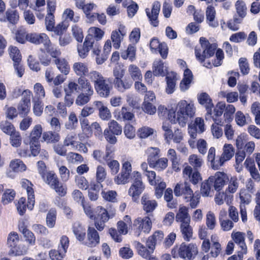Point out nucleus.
Instances as JSON below:
<instances>
[{
  "label": "nucleus",
  "instance_id": "obj_1",
  "mask_svg": "<svg viewBox=\"0 0 260 260\" xmlns=\"http://www.w3.org/2000/svg\"><path fill=\"white\" fill-rule=\"evenodd\" d=\"M201 45V49H195V55L197 59L199 60L203 66L207 68H212L213 67H218L221 65L222 60L224 58V54L221 49H217L216 52V59L210 62L207 60L212 56L217 48L215 43L211 44L204 37L200 39Z\"/></svg>",
  "mask_w": 260,
  "mask_h": 260
},
{
  "label": "nucleus",
  "instance_id": "obj_2",
  "mask_svg": "<svg viewBox=\"0 0 260 260\" xmlns=\"http://www.w3.org/2000/svg\"><path fill=\"white\" fill-rule=\"evenodd\" d=\"M82 206L86 215L90 219H94V224L98 230L102 231L105 226V223L110 218H113L116 214V210L112 209L107 211L102 206H98L93 212L91 207L88 204H83Z\"/></svg>",
  "mask_w": 260,
  "mask_h": 260
},
{
  "label": "nucleus",
  "instance_id": "obj_3",
  "mask_svg": "<svg viewBox=\"0 0 260 260\" xmlns=\"http://www.w3.org/2000/svg\"><path fill=\"white\" fill-rule=\"evenodd\" d=\"M177 118L174 111L168 113L169 119L172 123L178 122L182 126L185 125L189 118L193 117L195 114L196 108L192 102L188 103L185 100L178 102L176 107Z\"/></svg>",
  "mask_w": 260,
  "mask_h": 260
},
{
  "label": "nucleus",
  "instance_id": "obj_4",
  "mask_svg": "<svg viewBox=\"0 0 260 260\" xmlns=\"http://www.w3.org/2000/svg\"><path fill=\"white\" fill-rule=\"evenodd\" d=\"M88 78L94 83V88L98 94L101 97L109 96L112 86L102 75L96 71L89 72Z\"/></svg>",
  "mask_w": 260,
  "mask_h": 260
},
{
  "label": "nucleus",
  "instance_id": "obj_5",
  "mask_svg": "<svg viewBox=\"0 0 260 260\" xmlns=\"http://www.w3.org/2000/svg\"><path fill=\"white\" fill-rule=\"evenodd\" d=\"M198 253V248L196 244L184 242L175 246L172 249L171 254L174 258H181L185 260H192Z\"/></svg>",
  "mask_w": 260,
  "mask_h": 260
},
{
  "label": "nucleus",
  "instance_id": "obj_6",
  "mask_svg": "<svg viewBox=\"0 0 260 260\" xmlns=\"http://www.w3.org/2000/svg\"><path fill=\"white\" fill-rule=\"evenodd\" d=\"M132 177L134 181L128 190V194L133 199L136 200L143 191L145 186L142 181L141 174L138 171H134L132 173Z\"/></svg>",
  "mask_w": 260,
  "mask_h": 260
},
{
  "label": "nucleus",
  "instance_id": "obj_7",
  "mask_svg": "<svg viewBox=\"0 0 260 260\" xmlns=\"http://www.w3.org/2000/svg\"><path fill=\"white\" fill-rule=\"evenodd\" d=\"M152 228L151 219L146 216L144 218L138 217L133 222L132 228L135 234L137 236H140L142 233L148 234Z\"/></svg>",
  "mask_w": 260,
  "mask_h": 260
},
{
  "label": "nucleus",
  "instance_id": "obj_8",
  "mask_svg": "<svg viewBox=\"0 0 260 260\" xmlns=\"http://www.w3.org/2000/svg\"><path fill=\"white\" fill-rule=\"evenodd\" d=\"M225 108V103L221 102L218 103L213 111L212 108H211L210 115H208L209 111H207L205 115L206 119L208 120L212 119L214 121V123L219 124L221 126L223 124V121L221 117Z\"/></svg>",
  "mask_w": 260,
  "mask_h": 260
},
{
  "label": "nucleus",
  "instance_id": "obj_9",
  "mask_svg": "<svg viewBox=\"0 0 260 260\" xmlns=\"http://www.w3.org/2000/svg\"><path fill=\"white\" fill-rule=\"evenodd\" d=\"M88 35L85 39L88 41L89 43H91L94 46L95 48H98L101 50V46L99 41L102 39L104 32L101 29L91 27L89 28Z\"/></svg>",
  "mask_w": 260,
  "mask_h": 260
},
{
  "label": "nucleus",
  "instance_id": "obj_10",
  "mask_svg": "<svg viewBox=\"0 0 260 260\" xmlns=\"http://www.w3.org/2000/svg\"><path fill=\"white\" fill-rule=\"evenodd\" d=\"M228 179L226 174L221 172H216L213 175L210 176L208 181L211 182L212 186L217 191L222 189Z\"/></svg>",
  "mask_w": 260,
  "mask_h": 260
},
{
  "label": "nucleus",
  "instance_id": "obj_11",
  "mask_svg": "<svg viewBox=\"0 0 260 260\" xmlns=\"http://www.w3.org/2000/svg\"><path fill=\"white\" fill-rule=\"evenodd\" d=\"M174 192L176 197L183 196L184 200H189L193 193L189 184L187 182L177 183L174 189Z\"/></svg>",
  "mask_w": 260,
  "mask_h": 260
},
{
  "label": "nucleus",
  "instance_id": "obj_12",
  "mask_svg": "<svg viewBox=\"0 0 260 260\" xmlns=\"http://www.w3.org/2000/svg\"><path fill=\"white\" fill-rule=\"evenodd\" d=\"M126 34L125 27L122 24L119 25L118 30H115L112 32L111 38L115 49H118L120 48L121 43Z\"/></svg>",
  "mask_w": 260,
  "mask_h": 260
},
{
  "label": "nucleus",
  "instance_id": "obj_13",
  "mask_svg": "<svg viewBox=\"0 0 260 260\" xmlns=\"http://www.w3.org/2000/svg\"><path fill=\"white\" fill-rule=\"evenodd\" d=\"M231 237L235 243L238 245L241 248L238 255L241 260L243 254L247 253V246L245 242V234L240 232H233Z\"/></svg>",
  "mask_w": 260,
  "mask_h": 260
},
{
  "label": "nucleus",
  "instance_id": "obj_14",
  "mask_svg": "<svg viewBox=\"0 0 260 260\" xmlns=\"http://www.w3.org/2000/svg\"><path fill=\"white\" fill-rule=\"evenodd\" d=\"M21 185L23 188L26 189L27 194V208L31 210L35 204V195L32 184L27 179H23L21 182Z\"/></svg>",
  "mask_w": 260,
  "mask_h": 260
},
{
  "label": "nucleus",
  "instance_id": "obj_15",
  "mask_svg": "<svg viewBox=\"0 0 260 260\" xmlns=\"http://www.w3.org/2000/svg\"><path fill=\"white\" fill-rule=\"evenodd\" d=\"M78 52L79 56L82 58H85L88 55L89 50L92 49L93 53L95 55L99 56L101 52V50L98 48H95L93 45L91 43H89L88 41L85 39L83 45L78 46Z\"/></svg>",
  "mask_w": 260,
  "mask_h": 260
},
{
  "label": "nucleus",
  "instance_id": "obj_16",
  "mask_svg": "<svg viewBox=\"0 0 260 260\" xmlns=\"http://www.w3.org/2000/svg\"><path fill=\"white\" fill-rule=\"evenodd\" d=\"M183 175L184 178H189L190 181L196 185L201 180L202 178L198 170H194L190 166H186L183 170Z\"/></svg>",
  "mask_w": 260,
  "mask_h": 260
},
{
  "label": "nucleus",
  "instance_id": "obj_17",
  "mask_svg": "<svg viewBox=\"0 0 260 260\" xmlns=\"http://www.w3.org/2000/svg\"><path fill=\"white\" fill-rule=\"evenodd\" d=\"M27 40L35 44H42L45 47L49 43L50 39L48 36L44 34L31 33L27 35Z\"/></svg>",
  "mask_w": 260,
  "mask_h": 260
},
{
  "label": "nucleus",
  "instance_id": "obj_18",
  "mask_svg": "<svg viewBox=\"0 0 260 260\" xmlns=\"http://www.w3.org/2000/svg\"><path fill=\"white\" fill-rule=\"evenodd\" d=\"M160 8V4L158 2H155L153 4V7L151 10V14L150 13L149 9L148 8L146 9L147 16L151 22V24L155 27L158 26V21L157 18L159 13Z\"/></svg>",
  "mask_w": 260,
  "mask_h": 260
},
{
  "label": "nucleus",
  "instance_id": "obj_19",
  "mask_svg": "<svg viewBox=\"0 0 260 260\" xmlns=\"http://www.w3.org/2000/svg\"><path fill=\"white\" fill-rule=\"evenodd\" d=\"M100 242V236L94 228L89 227L87 230V240L83 244L88 247L95 246Z\"/></svg>",
  "mask_w": 260,
  "mask_h": 260
},
{
  "label": "nucleus",
  "instance_id": "obj_20",
  "mask_svg": "<svg viewBox=\"0 0 260 260\" xmlns=\"http://www.w3.org/2000/svg\"><path fill=\"white\" fill-rule=\"evenodd\" d=\"M77 82L79 84V90L82 91L81 93L86 94H89L90 95H93V89L87 79L84 77H79Z\"/></svg>",
  "mask_w": 260,
  "mask_h": 260
},
{
  "label": "nucleus",
  "instance_id": "obj_21",
  "mask_svg": "<svg viewBox=\"0 0 260 260\" xmlns=\"http://www.w3.org/2000/svg\"><path fill=\"white\" fill-rule=\"evenodd\" d=\"M72 68L75 74L79 77L89 76V69L87 64L85 63L76 62L73 64Z\"/></svg>",
  "mask_w": 260,
  "mask_h": 260
},
{
  "label": "nucleus",
  "instance_id": "obj_22",
  "mask_svg": "<svg viewBox=\"0 0 260 260\" xmlns=\"http://www.w3.org/2000/svg\"><path fill=\"white\" fill-rule=\"evenodd\" d=\"M114 117L118 120L130 121L134 118L135 115L127 107H122L120 111L115 112Z\"/></svg>",
  "mask_w": 260,
  "mask_h": 260
},
{
  "label": "nucleus",
  "instance_id": "obj_23",
  "mask_svg": "<svg viewBox=\"0 0 260 260\" xmlns=\"http://www.w3.org/2000/svg\"><path fill=\"white\" fill-rule=\"evenodd\" d=\"M180 230L182 238L186 241H189L192 238L193 229L190 222H183L180 225Z\"/></svg>",
  "mask_w": 260,
  "mask_h": 260
},
{
  "label": "nucleus",
  "instance_id": "obj_24",
  "mask_svg": "<svg viewBox=\"0 0 260 260\" xmlns=\"http://www.w3.org/2000/svg\"><path fill=\"white\" fill-rule=\"evenodd\" d=\"M94 105L99 110V117L103 120H108L111 117L110 110L101 101H95Z\"/></svg>",
  "mask_w": 260,
  "mask_h": 260
},
{
  "label": "nucleus",
  "instance_id": "obj_25",
  "mask_svg": "<svg viewBox=\"0 0 260 260\" xmlns=\"http://www.w3.org/2000/svg\"><path fill=\"white\" fill-rule=\"evenodd\" d=\"M198 100L199 103L205 107L206 111H209L208 115H210L211 108H212L214 106L212 100L210 96L207 93L203 92L198 95Z\"/></svg>",
  "mask_w": 260,
  "mask_h": 260
},
{
  "label": "nucleus",
  "instance_id": "obj_26",
  "mask_svg": "<svg viewBox=\"0 0 260 260\" xmlns=\"http://www.w3.org/2000/svg\"><path fill=\"white\" fill-rule=\"evenodd\" d=\"M234 149L231 144H225L223 148V153L219 158V161L222 166L224 162L230 160L234 155Z\"/></svg>",
  "mask_w": 260,
  "mask_h": 260
},
{
  "label": "nucleus",
  "instance_id": "obj_27",
  "mask_svg": "<svg viewBox=\"0 0 260 260\" xmlns=\"http://www.w3.org/2000/svg\"><path fill=\"white\" fill-rule=\"evenodd\" d=\"M143 208L147 213L153 212L157 206V203L154 200H150L148 196L144 194L141 199Z\"/></svg>",
  "mask_w": 260,
  "mask_h": 260
},
{
  "label": "nucleus",
  "instance_id": "obj_28",
  "mask_svg": "<svg viewBox=\"0 0 260 260\" xmlns=\"http://www.w3.org/2000/svg\"><path fill=\"white\" fill-rule=\"evenodd\" d=\"M168 160L167 158H161L158 160H154L152 158L149 159V165L150 167L154 168L158 171L165 169L168 166Z\"/></svg>",
  "mask_w": 260,
  "mask_h": 260
},
{
  "label": "nucleus",
  "instance_id": "obj_29",
  "mask_svg": "<svg viewBox=\"0 0 260 260\" xmlns=\"http://www.w3.org/2000/svg\"><path fill=\"white\" fill-rule=\"evenodd\" d=\"M228 186L226 188L225 193H235L239 186V181L236 176H228L227 181Z\"/></svg>",
  "mask_w": 260,
  "mask_h": 260
},
{
  "label": "nucleus",
  "instance_id": "obj_30",
  "mask_svg": "<svg viewBox=\"0 0 260 260\" xmlns=\"http://www.w3.org/2000/svg\"><path fill=\"white\" fill-rule=\"evenodd\" d=\"M193 76L191 71L186 69L184 72V77L180 84V88L181 91H185L189 87Z\"/></svg>",
  "mask_w": 260,
  "mask_h": 260
},
{
  "label": "nucleus",
  "instance_id": "obj_31",
  "mask_svg": "<svg viewBox=\"0 0 260 260\" xmlns=\"http://www.w3.org/2000/svg\"><path fill=\"white\" fill-rule=\"evenodd\" d=\"M177 222H190V216L188 213V209L185 206H180L176 216Z\"/></svg>",
  "mask_w": 260,
  "mask_h": 260
},
{
  "label": "nucleus",
  "instance_id": "obj_32",
  "mask_svg": "<svg viewBox=\"0 0 260 260\" xmlns=\"http://www.w3.org/2000/svg\"><path fill=\"white\" fill-rule=\"evenodd\" d=\"M216 11L213 5H209L206 11L207 21L209 25L212 27H215L218 26L217 22L215 21Z\"/></svg>",
  "mask_w": 260,
  "mask_h": 260
},
{
  "label": "nucleus",
  "instance_id": "obj_33",
  "mask_svg": "<svg viewBox=\"0 0 260 260\" xmlns=\"http://www.w3.org/2000/svg\"><path fill=\"white\" fill-rule=\"evenodd\" d=\"M60 139V135L55 132L47 131L42 134V140L47 144L57 143Z\"/></svg>",
  "mask_w": 260,
  "mask_h": 260
},
{
  "label": "nucleus",
  "instance_id": "obj_34",
  "mask_svg": "<svg viewBox=\"0 0 260 260\" xmlns=\"http://www.w3.org/2000/svg\"><path fill=\"white\" fill-rule=\"evenodd\" d=\"M54 62L58 69L63 74L67 75L70 71L68 62L63 58L58 57L54 60Z\"/></svg>",
  "mask_w": 260,
  "mask_h": 260
},
{
  "label": "nucleus",
  "instance_id": "obj_35",
  "mask_svg": "<svg viewBox=\"0 0 260 260\" xmlns=\"http://www.w3.org/2000/svg\"><path fill=\"white\" fill-rule=\"evenodd\" d=\"M73 232L77 240L83 241L86 235L85 229L79 222H76L73 226Z\"/></svg>",
  "mask_w": 260,
  "mask_h": 260
},
{
  "label": "nucleus",
  "instance_id": "obj_36",
  "mask_svg": "<svg viewBox=\"0 0 260 260\" xmlns=\"http://www.w3.org/2000/svg\"><path fill=\"white\" fill-rule=\"evenodd\" d=\"M77 136L74 133H71L67 135L63 140V144L66 147L71 146L72 149L78 148Z\"/></svg>",
  "mask_w": 260,
  "mask_h": 260
},
{
  "label": "nucleus",
  "instance_id": "obj_37",
  "mask_svg": "<svg viewBox=\"0 0 260 260\" xmlns=\"http://www.w3.org/2000/svg\"><path fill=\"white\" fill-rule=\"evenodd\" d=\"M115 87L120 92H124L125 90L129 89L133 85L132 81L126 80H122L121 79L114 80Z\"/></svg>",
  "mask_w": 260,
  "mask_h": 260
},
{
  "label": "nucleus",
  "instance_id": "obj_38",
  "mask_svg": "<svg viewBox=\"0 0 260 260\" xmlns=\"http://www.w3.org/2000/svg\"><path fill=\"white\" fill-rule=\"evenodd\" d=\"M166 69L161 60H156L153 64V74L154 76H164Z\"/></svg>",
  "mask_w": 260,
  "mask_h": 260
},
{
  "label": "nucleus",
  "instance_id": "obj_39",
  "mask_svg": "<svg viewBox=\"0 0 260 260\" xmlns=\"http://www.w3.org/2000/svg\"><path fill=\"white\" fill-rule=\"evenodd\" d=\"M136 48L135 46L129 45L126 50L121 53V57L123 59H128L133 62L136 59Z\"/></svg>",
  "mask_w": 260,
  "mask_h": 260
},
{
  "label": "nucleus",
  "instance_id": "obj_40",
  "mask_svg": "<svg viewBox=\"0 0 260 260\" xmlns=\"http://www.w3.org/2000/svg\"><path fill=\"white\" fill-rule=\"evenodd\" d=\"M141 168L144 171V174L147 177L148 181L151 185H154L156 183L155 178L156 173L153 171H148V165L146 162H143L141 165Z\"/></svg>",
  "mask_w": 260,
  "mask_h": 260
},
{
  "label": "nucleus",
  "instance_id": "obj_41",
  "mask_svg": "<svg viewBox=\"0 0 260 260\" xmlns=\"http://www.w3.org/2000/svg\"><path fill=\"white\" fill-rule=\"evenodd\" d=\"M208 160L211 162V166L214 170H218L220 167H221V165L219 161V159L218 160H215V148L213 147H211L208 153Z\"/></svg>",
  "mask_w": 260,
  "mask_h": 260
},
{
  "label": "nucleus",
  "instance_id": "obj_42",
  "mask_svg": "<svg viewBox=\"0 0 260 260\" xmlns=\"http://www.w3.org/2000/svg\"><path fill=\"white\" fill-rule=\"evenodd\" d=\"M167 81V87L166 91L168 94H171L175 91L176 86V76L174 74L172 76L168 75L166 77Z\"/></svg>",
  "mask_w": 260,
  "mask_h": 260
},
{
  "label": "nucleus",
  "instance_id": "obj_43",
  "mask_svg": "<svg viewBox=\"0 0 260 260\" xmlns=\"http://www.w3.org/2000/svg\"><path fill=\"white\" fill-rule=\"evenodd\" d=\"M165 200L167 202V206L170 208H175L177 207V202L173 200V190L171 188H167L164 194Z\"/></svg>",
  "mask_w": 260,
  "mask_h": 260
},
{
  "label": "nucleus",
  "instance_id": "obj_44",
  "mask_svg": "<svg viewBox=\"0 0 260 260\" xmlns=\"http://www.w3.org/2000/svg\"><path fill=\"white\" fill-rule=\"evenodd\" d=\"M46 52L49 53L51 57L55 59L59 57L61 55L60 49L55 45L53 44L50 40L49 43L45 47Z\"/></svg>",
  "mask_w": 260,
  "mask_h": 260
},
{
  "label": "nucleus",
  "instance_id": "obj_45",
  "mask_svg": "<svg viewBox=\"0 0 260 260\" xmlns=\"http://www.w3.org/2000/svg\"><path fill=\"white\" fill-rule=\"evenodd\" d=\"M128 72L134 80H140L142 78V75L140 69L135 64H132L129 66Z\"/></svg>",
  "mask_w": 260,
  "mask_h": 260
},
{
  "label": "nucleus",
  "instance_id": "obj_46",
  "mask_svg": "<svg viewBox=\"0 0 260 260\" xmlns=\"http://www.w3.org/2000/svg\"><path fill=\"white\" fill-rule=\"evenodd\" d=\"M135 245L138 251L139 254L141 256L145 258H149L151 257V254L153 253V251H151L149 249V250L147 249L139 242H135Z\"/></svg>",
  "mask_w": 260,
  "mask_h": 260
},
{
  "label": "nucleus",
  "instance_id": "obj_47",
  "mask_svg": "<svg viewBox=\"0 0 260 260\" xmlns=\"http://www.w3.org/2000/svg\"><path fill=\"white\" fill-rule=\"evenodd\" d=\"M188 162L193 167L194 170H198L204 163L202 158L194 154H191L189 156Z\"/></svg>",
  "mask_w": 260,
  "mask_h": 260
},
{
  "label": "nucleus",
  "instance_id": "obj_48",
  "mask_svg": "<svg viewBox=\"0 0 260 260\" xmlns=\"http://www.w3.org/2000/svg\"><path fill=\"white\" fill-rule=\"evenodd\" d=\"M10 167L15 172H22L26 170V167L22 160L15 159L10 163Z\"/></svg>",
  "mask_w": 260,
  "mask_h": 260
},
{
  "label": "nucleus",
  "instance_id": "obj_49",
  "mask_svg": "<svg viewBox=\"0 0 260 260\" xmlns=\"http://www.w3.org/2000/svg\"><path fill=\"white\" fill-rule=\"evenodd\" d=\"M45 182L52 188L54 185L59 182L57 175L52 172L46 173L45 178H43Z\"/></svg>",
  "mask_w": 260,
  "mask_h": 260
},
{
  "label": "nucleus",
  "instance_id": "obj_50",
  "mask_svg": "<svg viewBox=\"0 0 260 260\" xmlns=\"http://www.w3.org/2000/svg\"><path fill=\"white\" fill-rule=\"evenodd\" d=\"M245 188H242L239 192L240 205H248L251 201V195Z\"/></svg>",
  "mask_w": 260,
  "mask_h": 260
},
{
  "label": "nucleus",
  "instance_id": "obj_51",
  "mask_svg": "<svg viewBox=\"0 0 260 260\" xmlns=\"http://www.w3.org/2000/svg\"><path fill=\"white\" fill-rule=\"evenodd\" d=\"M212 186V185L211 182L208 181V179L202 182L201 187V193L203 197H207L212 196L213 193L211 190Z\"/></svg>",
  "mask_w": 260,
  "mask_h": 260
},
{
  "label": "nucleus",
  "instance_id": "obj_52",
  "mask_svg": "<svg viewBox=\"0 0 260 260\" xmlns=\"http://www.w3.org/2000/svg\"><path fill=\"white\" fill-rule=\"evenodd\" d=\"M223 114L224 121L226 123H230L233 119V114L235 112V107L232 105H225V108Z\"/></svg>",
  "mask_w": 260,
  "mask_h": 260
},
{
  "label": "nucleus",
  "instance_id": "obj_53",
  "mask_svg": "<svg viewBox=\"0 0 260 260\" xmlns=\"http://www.w3.org/2000/svg\"><path fill=\"white\" fill-rule=\"evenodd\" d=\"M43 128L40 124L35 125L30 134V141H39V139L42 134Z\"/></svg>",
  "mask_w": 260,
  "mask_h": 260
},
{
  "label": "nucleus",
  "instance_id": "obj_54",
  "mask_svg": "<svg viewBox=\"0 0 260 260\" xmlns=\"http://www.w3.org/2000/svg\"><path fill=\"white\" fill-rule=\"evenodd\" d=\"M34 91L35 96L32 99H37L41 100L45 96V91L44 87L40 83H37L34 85Z\"/></svg>",
  "mask_w": 260,
  "mask_h": 260
},
{
  "label": "nucleus",
  "instance_id": "obj_55",
  "mask_svg": "<svg viewBox=\"0 0 260 260\" xmlns=\"http://www.w3.org/2000/svg\"><path fill=\"white\" fill-rule=\"evenodd\" d=\"M15 194V191L13 189L6 190L2 196V203L4 205H6L11 202L14 199Z\"/></svg>",
  "mask_w": 260,
  "mask_h": 260
},
{
  "label": "nucleus",
  "instance_id": "obj_56",
  "mask_svg": "<svg viewBox=\"0 0 260 260\" xmlns=\"http://www.w3.org/2000/svg\"><path fill=\"white\" fill-rule=\"evenodd\" d=\"M251 111L254 116L255 122L257 125H260V103L255 102L251 107Z\"/></svg>",
  "mask_w": 260,
  "mask_h": 260
},
{
  "label": "nucleus",
  "instance_id": "obj_57",
  "mask_svg": "<svg viewBox=\"0 0 260 260\" xmlns=\"http://www.w3.org/2000/svg\"><path fill=\"white\" fill-rule=\"evenodd\" d=\"M19 239L18 234L15 232H11L7 238V245L10 250L15 247L19 242Z\"/></svg>",
  "mask_w": 260,
  "mask_h": 260
},
{
  "label": "nucleus",
  "instance_id": "obj_58",
  "mask_svg": "<svg viewBox=\"0 0 260 260\" xmlns=\"http://www.w3.org/2000/svg\"><path fill=\"white\" fill-rule=\"evenodd\" d=\"M206 224L207 227L211 230H213L216 225L215 214L211 211H209L206 214Z\"/></svg>",
  "mask_w": 260,
  "mask_h": 260
},
{
  "label": "nucleus",
  "instance_id": "obj_59",
  "mask_svg": "<svg viewBox=\"0 0 260 260\" xmlns=\"http://www.w3.org/2000/svg\"><path fill=\"white\" fill-rule=\"evenodd\" d=\"M108 127L109 128L107 129L116 135H120L122 133V128L121 126L114 120H112L108 123Z\"/></svg>",
  "mask_w": 260,
  "mask_h": 260
},
{
  "label": "nucleus",
  "instance_id": "obj_60",
  "mask_svg": "<svg viewBox=\"0 0 260 260\" xmlns=\"http://www.w3.org/2000/svg\"><path fill=\"white\" fill-rule=\"evenodd\" d=\"M30 102L25 100V102L21 101L18 106V110L19 114L22 116H25L28 114L30 110Z\"/></svg>",
  "mask_w": 260,
  "mask_h": 260
},
{
  "label": "nucleus",
  "instance_id": "obj_61",
  "mask_svg": "<svg viewBox=\"0 0 260 260\" xmlns=\"http://www.w3.org/2000/svg\"><path fill=\"white\" fill-rule=\"evenodd\" d=\"M33 112L35 115L40 116L43 111V104L41 100L32 99Z\"/></svg>",
  "mask_w": 260,
  "mask_h": 260
},
{
  "label": "nucleus",
  "instance_id": "obj_62",
  "mask_svg": "<svg viewBox=\"0 0 260 260\" xmlns=\"http://www.w3.org/2000/svg\"><path fill=\"white\" fill-rule=\"evenodd\" d=\"M130 176L120 171L114 178V182L118 185H124L129 182Z\"/></svg>",
  "mask_w": 260,
  "mask_h": 260
},
{
  "label": "nucleus",
  "instance_id": "obj_63",
  "mask_svg": "<svg viewBox=\"0 0 260 260\" xmlns=\"http://www.w3.org/2000/svg\"><path fill=\"white\" fill-rule=\"evenodd\" d=\"M91 96L89 94L80 93L76 98L75 104L78 106H83L90 101Z\"/></svg>",
  "mask_w": 260,
  "mask_h": 260
},
{
  "label": "nucleus",
  "instance_id": "obj_64",
  "mask_svg": "<svg viewBox=\"0 0 260 260\" xmlns=\"http://www.w3.org/2000/svg\"><path fill=\"white\" fill-rule=\"evenodd\" d=\"M6 20L12 24H15L19 19V15L15 10H8L6 12Z\"/></svg>",
  "mask_w": 260,
  "mask_h": 260
}]
</instances>
